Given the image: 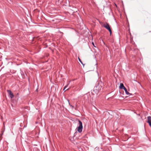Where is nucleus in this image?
<instances>
[{
  "mask_svg": "<svg viewBox=\"0 0 151 151\" xmlns=\"http://www.w3.org/2000/svg\"><path fill=\"white\" fill-rule=\"evenodd\" d=\"M78 125L79 126L77 127V131L79 133H81L83 129V126H82V124L81 122L79 120H78Z\"/></svg>",
  "mask_w": 151,
  "mask_h": 151,
  "instance_id": "1",
  "label": "nucleus"
},
{
  "mask_svg": "<svg viewBox=\"0 0 151 151\" xmlns=\"http://www.w3.org/2000/svg\"><path fill=\"white\" fill-rule=\"evenodd\" d=\"M100 83H98L97 85L95 87L94 91H99L101 90L102 88V86L101 85H99Z\"/></svg>",
  "mask_w": 151,
  "mask_h": 151,
  "instance_id": "2",
  "label": "nucleus"
},
{
  "mask_svg": "<svg viewBox=\"0 0 151 151\" xmlns=\"http://www.w3.org/2000/svg\"><path fill=\"white\" fill-rule=\"evenodd\" d=\"M103 27L109 30L110 33V35H111V31L109 24L107 23H106V24L103 25Z\"/></svg>",
  "mask_w": 151,
  "mask_h": 151,
  "instance_id": "3",
  "label": "nucleus"
},
{
  "mask_svg": "<svg viewBox=\"0 0 151 151\" xmlns=\"http://www.w3.org/2000/svg\"><path fill=\"white\" fill-rule=\"evenodd\" d=\"M147 122L151 128V117L150 116H148L147 117Z\"/></svg>",
  "mask_w": 151,
  "mask_h": 151,
  "instance_id": "4",
  "label": "nucleus"
},
{
  "mask_svg": "<svg viewBox=\"0 0 151 151\" xmlns=\"http://www.w3.org/2000/svg\"><path fill=\"white\" fill-rule=\"evenodd\" d=\"M8 92H9V97L11 98H13L14 95L12 91L10 90H8Z\"/></svg>",
  "mask_w": 151,
  "mask_h": 151,
  "instance_id": "5",
  "label": "nucleus"
},
{
  "mask_svg": "<svg viewBox=\"0 0 151 151\" xmlns=\"http://www.w3.org/2000/svg\"><path fill=\"white\" fill-rule=\"evenodd\" d=\"M119 88L121 89H124L125 88V87L124 86V85L122 83H121L120 85Z\"/></svg>",
  "mask_w": 151,
  "mask_h": 151,
  "instance_id": "6",
  "label": "nucleus"
},
{
  "mask_svg": "<svg viewBox=\"0 0 151 151\" xmlns=\"http://www.w3.org/2000/svg\"><path fill=\"white\" fill-rule=\"evenodd\" d=\"M123 89L124 90V91L126 93L127 95H129V94H130V93L128 92L127 89H126V88L125 87Z\"/></svg>",
  "mask_w": 151,
  "mask_h": 151,
  "instance_id": "7",
  "label": "nucleus"
},
{
  "mask_svg": "<svg viewBox=\"0 0 151 151\" xmlns=\"http://www.w3.org/2000/svg\"><path fill=\"white\" fill-rule=\"evenodd\" d=\"M69 84V83L66 86H65L64 87V88L63 89V90L64 91H66L68 89V88H67V89H66L65 90V89L66 88H67V86H68V85Z\"/></svg>",
  "mask_w": 151,
  "mask_h": 151,
  "instance_id": "8",
  "label": "nucleus"
},
{
  "mask_svg": "<svg viewBox=\"0 0 151 151\" xmlns=\"http://www.w3.org/2000/svg\"><path fill=\"white\" fill-rule=\"evenodd\" d=\"M3 134V133L1 134V135L0 136V141L2 139V135Z\"/></svg>",
  "mask_w": 151,
  "mask_h": 151,
  "instance_id": "9",
  "label": "nucleus"
},
{
  "mask_svg": "<svg viewBox=\"0 0 151 151\" xmlns=\"http://www.w3.org/2000/svg\"><path fill=\"white\" fill-rule=\"evenodd\" d=\"M78 60H79V61H80V62L82 64H83V63H82V62L81 60L80 59V58H78Z\"/></svg>",
  "mask_w": 151,
  "mask_h": 151,
  "instance_id": "10",
  "label": "nucleus"
},
{
  "mask_svg": "<svg viewBox=\"0 0 151 151\" xmlns=\"http://www.w3.org/2000/svg\"><path fill=\"white\" fill-rule=\"evenodd\" d=\"M92 44L95 47V45H94V44L93 42H92Z\"/></svg>",
  "mask_w": 151,
  "mask_h": 151,
  "instance_id": "11",
  "label": "nucleus"
},
{
  "mask_svg": "<svg viewBox=\"0 0 151 151\" xmlns=\"http://www.w3.org/2000/svg\"><path fill=\"white\" fill-rule=\"evenodd\" d=\"M36 91H37V89L36 90Z\"/></svg>",
  "mask_w": 151,
  "mask_h": 151,
  "instance_id": "12",
  "label": "nucleus"
},
{
  "mask_svg": "<svg viewBox=\"0 0 151 151\" xmlns=\"http://www.w3.org/2000/svg\"><path fill=\"white\" fill-rule=\"evenodd\" d=\"M72 106V107H73V106Z\"/></svg>",
  "mask_w": 151,
  "mask_h": 151,
  "instance_id": "13",
  "label": "nucleus"
}]
</instances>
